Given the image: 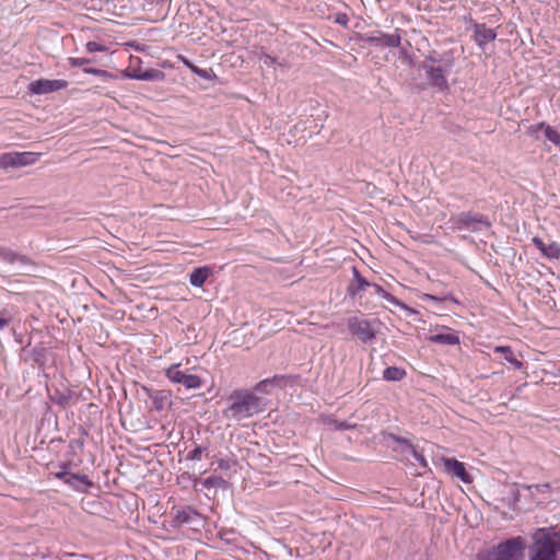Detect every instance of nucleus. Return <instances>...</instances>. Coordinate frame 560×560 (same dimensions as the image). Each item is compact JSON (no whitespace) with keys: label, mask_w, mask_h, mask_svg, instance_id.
<instances>
[{"label":"nucleus","mask_w":560,"mask_h":560,"mask_svg":"<svg viewBox=\"0 0 560 560\" xmlns=\"http://www.w3.org/2000/svg\"><path fill=\"white\" fill-rule=\"evenodd\" d=\"M68 61H69V65L71 67H81L83 65L90 63L92 60L91 59H86V58H73V57H71V58L68 59Z\"/></svg>","instance_id":"2f4dec72"},{"label":"nucleus","mask_w":560,"mask_h":560,"mask_svg":"<svg viewBox=\"0 0 560 560\" xmlns=\"http://www.w3.org/2000/svg\"><path fill=\"white\" fill-rule=\"evenodd\" d=\"M159 74H160V72L151 70V71H144V72L135 73V74H132L130 77L133 78V79H137V80L149 81V80H154Z\"/></svg>","instance_id":"bb28decb"},{"label":"nucleus","mask_w":560,"mask_h":560,"mask_svg":"<svg viewBox=\"0 0 560 560\" xmlns=\"http://www.w3.org/2000/svg\"><path fill=\"white\" fill-rule=\"evenodd\" d=\"M533 244L542 253L544 256L550 259L560 257V246L556 242L545 244L541 238L534 237Z\"/></svg>","instance_id":"f3484780"},{"label":"nucleus","mask_w":560,"mask_h":560,"mask_svg":"<svg viewBox=\"0 0 560 560\" xmlns=\"http://www.w3.org/2000/svg\"><path fill=\"white\" fill-rule=\"evenodd\" d=\"M338 22H340V23H346V22L343 21V19H338Z\"/></svg>","instance_id":"79ce46f5"},{"label":"nucleus","mask_w":560,"mask_h":560,"mask_svg":"<svg viewBox=\"0 0 560 560\" xmlns=\"http://www.w3.org/2000/svg\"><path fill=\"white\" fill-rule=\"evenodd\" d=\"M497 33L493 28L487 27L485 24H476L474 30V39L478 46L483 47L488 43L495 39Z\"/></svg>","instance_id":"f8f14e48"},{"label":"nucleus","mask_w":560,"mask_h":560,"mask_svg":"<svg viewBox=\"0 0 560 560\" xmlns=\"http://www.w3.org/2000/svg\"><path fill=\"white\" fill-rule=\"evenodd\" d=\"M279 381H280V378H279V377H273V378H267V380H264V381L259 382V383L256 385L255 389H256L257 392L264 393V392H266V390H267V387H268V386H272V385H275L276 383H278Z\"/></svg>","instance_id":"cd10ccee"},{"label":"nucleus","mask_w":560,"mask_h":560,"mask_svg":"<svg viewBox=\"0 0 560 560\" xmlns=\"http://www.w3.org/2000/svg\"><path fill=\"white\" fill-rule=\"evenodd\" d=\"M218 466L222 470H228L231 468V462L222 458L218 460Z\"/></svg>","instance_id":"e433bc0d"},{"label":"nucleus","mask_w":560,"mask_h":560,"mask_svg":"<svg viewBox=\"0 0 560 560\" xmlns=\"http://www.w3.org/2000/svg\"><path fill=\"white\" fill-rule=\"evenodd\" d=\"M451 220L457 229H466L470 232H480L491 225L486 215L471 211L460 212Z\"/></svg>","instance_id":"20e7f679"},{"label":"nucleus","mask_w":560,"mask_h":560,"mask_svg":"<svg viewBox=\"0 0 560 560\" xmlns=\"http://www.w3.org/2000/svg\"><path fill=\"white\" fill-rule=\"evenodd\" d=\"M10 322V318H5L0 314V330L3 329Z\"/></svg>","instance_id":"4c0bfd02"},{"label":"nucleus","mask_w":560,"mask_h":560,"mask_svg":"<svg viewBox=\"0 0 560 560\" xmlns=\"http://www.w3.org/2000/svg\"><path fill=\"white\" fill-rule=\"evenodd\" d=\"M165 375L172 383L180 384L186 389H198L202 385V381L198 375L182 371L180 364L171 365L166 370Z\"/></svg>","instance_id":"39448f33"},{"label":"nucleus","mask_w":560,"mask_h":560,"mask_svg":"<svg viewBox=\"0 0 560 560\" xmlns=\"http://www.w3.org/2000/svg\"><path fill=\"white\" fill-rule=\"evenodd\" d=\"M438 61L439 60L436 58L429 56V57L425 58V61L423 63L430 65L429 62L435 63Z\"/></svg>","instance_id":"ea45409f"},{"label":"nucleus","mask_w":560,"mask_h":560,"mask_svg":"<svg viewBox=\"0 0 560 560\" xmlns=\"http://www.w3.org/2000/svg\"><path fill=\"white\" fill-rule=\"evenodd\" d=\"M184 65L191 70L195 74L202 79H210L211 78V71L208 69H201L197 66H195L192 62H190L187 59H184Z\"/></svg>","instance_id":"393cba45"},{"label":"nucleus","mask_w":560,"mask_h":560,"mask_svg":"<svg viewBox=\"0 0 560 560\" xmlns=\"http://www.w3.org/2000/svg\"><path fill=\"white\" fill-rule=\"evenodd\" d=\"M441 460L443 463L445 472L452 477H456L464 483L472 482L474 479L471 475L467 472L464 463L451 457H442Z\"/></svg>","instance_id":"9d476101"},{"label":"nucleus","mask_w":560,"mask_h":560,"mask_svg":"<svg viewBox=\"0 0 560 560\" xmlns=\"http://www.w3.org/2000/svg\"><path fill=\"white\" fill-rule=\"evenodd\" d=\"M0 258L8 261L9 264L18 266V269L21 271H24L26 267L31 265L30 258L24 255L15 254L8 248H0Z\"/></svg>","instance_id":"ddd939ff"},{"label":"nucleus","mask_w":560,"mask_h":560,"mask_svg":"<svg viewBox=\"0 0 560 560\" xmlns=\"http://www.w3.org/2000/svg\"><path fill=\"white\" fill-rule=\"evenodd\" d=\"M85 47H86V50L91 54L106 50V47L103 44L97 43V42H89V43H86Z\"/></svg>","instance_id":"c756f323"},{"label":"nucleus","mask_w":560,"mask_h":560,"mask_svg":"<svg viewBox=\"0 0 560 560\" xmlns=\"http://www.w3.org/2000/svg\"><path fill=\"white\" fill-rule=\"evenodd\" d=\"M202 448L200 446H197L188 454V458L192 460H199L201 458Z\"/></svg>","instance_id":"f704fd0d"},{"label":"nucleus","mask_w":560,"mask_h":560,"mask_svg":"<svg viewBox=\"0 0 560 560\" xmlns=\"http://www.w3.org/2000/svg\"><path fill=\"white\" fill-rule=\"evenodd\" d=\"M67 86H68V82L66 80H61V79H54V80L39 79V80L32 81L28 84V92L31 94L43 95V94H48V93H52V92H57V91L63 90Z\"/></svg>","instance_id":"6e6552de"},{"label":"nucleus","mask_w":560,"mask_h":560,"mask_svg":"<svg viewBox=\"0 0 560 560\" xmlns=\"http://www.w3.org/2000/svg\"><path fill=\"white\" fill-rule=\"evenodd\" d=\"M560 552V533L551 527L537 528L532 535L528 560H557Z\"/></svg>","instance_id":"f03ea898"},{"label":"nucleus","mask_w":560,"mask_h":560,"mask_svg":"<svg viewBox=\"0 0 560 560\" xmlns=\"http://www.w3.org/2000/svg\"><path fill=\"white\" fill-rule=\"evenodd\" d=\"M409 447L415 460H417L422 467L425 468L428 466V463L424 456L421 453H419L412 445H409Z\"/></svg>","instance_id":"7c9ffc66"},{"label":"nucleus","mask_w":560,"mask_h":560,"mask_svg":"<svg viewBox=\"0 0 560 560\" xmlns=\"http://www.w3.org/2000/svg\"><path fill=\"white\" fill-rule=\"evenodd\" d=\"M406 376V371L397 366H388L383 372V378L389 382H399Z\"/></svg>","instance_id":"4be33fe9"},{"label":"nucleus","mask_w":560,"mask_h":560,"mask_svg":"<svg viewBox=\"0 0 560 560\" xmlns=\"http://www.w3.org/2000/svg\"><path fill=\"white\" fill-rule=\"evenodd\" d=\"M153 408L161 411L171 404V395L166 390H152L149 393Z\"/></svg>","instance_id":"aec40b11"},{"label":"nucleus","mask_w":560,"mask_h":560,"mask_svg":"<svg viewBox=\"0 0 560 560\" xmlns=\"http://www.w3.org/2000/svg\"><path fill=\"white\" fill-rule=\"evenodd\" d=\"M71 472L67 470V465H62L59 471L54 472L55 477L62 480L66 483L67 477L70 476Z\"/></svg>","instance_id":"72a5a7b5"},{"label":"nucleus","mask_w":560,"mask_h":560,"mask_svg":"<svg viewBox=\"0 0 560 560\" xmlns=\"http://www.w3.org/2000/svg\"><path fill=\"white\" fill-rule=\"evenodd\" d=\"M366 43L375 47H399L401 43V30L397 28L393 34H386L381 31L374 32L366 37Z\"/></svg>","instance_id":"0eeeda50"},{"label":"nucleus","mask_w":560,"mask_h":560,"mask_svg":"<svg viewBox=\"0 0 560 560\" xmlns=\"http://www.w3.org/2000/svg\"><path fill=\"white\" fill-rule=\"evenodd\" d=\"M38 154L33 152H10L0 155V167L27 166L36 163Z\"/></svg>","instance_id":"423d86ee"},{"label":"nucleus","mask_w":560,"mask_h":560,"mask_svg":"<svg viewBox=\"0 0 560 560\" xmlns=\"http://www.w3.org/2000/svg\"><path fill=\"white\" fill-rule=\"evenodd\" d=\"M425 299L436 301L438 299L433 295L427 294Z\"/></svg>","instance_id":"a19ab883"},{"label":"nucleus","mask_w":560,"mask_h":560,"mask_svg":"<svg viewBox=\"0 0 560 560\" xmlns=\"http://www.w3.org/2000/svg\"><path fill=\"white\" fill-rule=\"evenodd\" d=\"M371 288L373 289L374 294L381 296L387 302L398 306L402 305L394 295L386 292L381 285L372 283Z\"/></svg>","instance_id":"b1692460"},{"label":"nucleus","mask_w":560,"mask_h":560,"mask_svg":"<svg viewBox=\"0 0 560 560\" xmlns=\"http://www.w3.org/2000/svg\"><path fill=\"white\" fill-rule=\"evenodd\" d=\"M372 283L366 281L360 272L353 268V281L348 287V292L352 298L358 296L362 291L371 288Z\"/></svg>","instance_id":"a211bd4d"},{"label":"nucleus","mask_w":560,"mask_h":560,"mask_svg":"<svg viewBox=\"0 0 560 560\" xmlns=\"http://www.w3.org/2000/svg\"><path fill=\"white\" fill-rule=\"evenodd\" d=\"M422 69L425 71L431 84L443 90L447 88V80L445 77L446 70L442 67H434L433 65L423 63Z\"/></svg>","instance_id":"9b49d317"},{"label":"nucleus","mask_w":560,"mask_h":560,"mask_svg":"<svg viewBox=\"0 0 560 560\" xmlns=\"http://www.w3.org/2000/svg\"><path fill=\"white\" fill-rule=\"evenodd\" d=\"M211 275L212 269L208 266L195 268L189 275V282L192 287L201 288Z\"/></svg>","instance_id":"6ab92c4d"},{"label":"nucleus","mask_w":560,"mask_h":560,"mask_svg":"<svg viewBox=\"0 0 560 560\" xmlns=\"http://www.w3.org/2000/svg\"><path fill=\"white\" fill-rule=\"evenodd\" d=\"M541 130L544 131V136L547 140L560 148V133L555 128L544 122L535 124L529 127V132L533 135Z\"/></svg>","instance_id":"2eb2a0df"},{"label":"nucleus","mask_w":560,"mask_h":560,"mask_svg":"<svg viewBox=\"0 0 560 560\" xmlns=\"http://www.w3.org/2000/svg\"><path fill=\"white\" fill-rule=\"evenodd\" d=\"M229 405L223 410L228 420L242 421L265 410L262 399L247 389H236L229 396Z\"/></svg>","instance_id":"f257e3e1"},{"label":"nucleus","mask_w":560,"mask_h":560,"mask_svg":"<svg viewBox=\"0 0 560 560\" xmlns=\"http://www.w3.org/2000/svg\"><path fill=\"white\" fill-rule=\"evenodd\" d=\"M174 520L178 523H192L198 516L199 513L190 506L184 509H177L173 512Z\"/></svg>","instance_id":"412c9836"},{"label":"nucleus","mask_w":560,"mask_h":560,"mask_svg":"<svg viewBox=\"0 0 560 560\" xmlns=\"http://www.w3.org/2000/svg\"><path fill=\"white\" fill-rule=\"evenodd\" d=\"M525 548V539L516 536L501 541L490 550L478 553L476 560H523Z\"/></svg>","instance_id":"7ed1b4c3"},{"label":"nucleus","mask_w":560,"mask_h":560,"mask_svg":"<svg viewBox=\"0 0 560 560\" xmlns=\"http://www.w3.org/2000/svg\"><path fill=\"white\" fill-rule=\"evenodd\" d=\"M259 60L260 62L266 66V67H272L275 65H280L278 61H277V58L276 57H272L268 54H261L260 57H259Z\"/></svg>","instance_id":"c85d7f7f"},{"label":"nucleus","mask_w":560,"mask_h":560,"mask_svg":"<svg viewBox=\"0 0 560 560\" xmlns=\"http://www.w3.org/2000/svg\"><path fill=\"white\" fill-rule=\"evenodd\" d=\"M66 485L75 491L86 492L88 489L93 486V482L86 475L70 474V476L67 477Z\"/></svg>","instance_id":"dca6fc26"},{"label":"nucleus","mask_w":560,"mask_h":560,"mask_svg":"<svg viewBox=\"0 0 560 560\" xmlns=\"http://www.w3.org/2000/svg\"><path fill=\"white\" fill-rule=\"evenodd\" d=\"M84 73L94 74L97 77H108V72L106 70L96 69V68H84Z\"/></svg>","instance_id":"473e14b6"},{"label":"nucleus","mask_w":560,"mask_h":560,"mask_svg":"<svg viewBox=\"0 0 560 560\" xmlns=\"http://www.w3.org/2000/svg\"><path fill=\"white\" fill-rule=\"evenodd\" d=\"M350 427L345 422H336L335 423V429H338V430H347Z\"/></svg>","instance_id":"58836bf2"},{"label":"nucleus","mask_w":560,"mask_h":560,"mask_svg":"<svg viewBox=\"0 0 560 560\" xmlns=\"http://www.w3.org/2000/svg\"><path fill=\"white\" fill-rule=\"evenodd\" d=\"M428 340L433 343L445 346H455L459 343L458 335L450 328H444L441 332L430 335Z\"/></svg>","instance_id":"4468645a"},{"label":"nucleus","mask_w":560,"mask_h":560,"mask_svg":"<svg viewBox=\"0 0 560 560\" xmlns=\"http://www.w3.org/2000/svg\"><path fill=\"white\" fill-rule=\"evenodd\" d=\"M495 351L503 353L504 359L509 363L513 364L515 369L518 370L522 368V365H523L522 362L515 358V355L510 347H497Z\"/></svg>","instance_id":"5701e85b"},{"label":"nucleus","mask_w":560,"mask_h":560,"mask_svg":"<svg viewBox=\"0 0 560 560\" xmlns=\"http://www.w3.org/2000/svg\"><path fill=\"white\" fill-rule=\"evenodd\" d=\"M528 489L530 491L535 490L537 492H545L549 489V485L548 483H542V485H533V486H529Z\"/></svg>","instance_id":"c9c22d12"},{"label":"nucleus","mask_w":560,"mask_h":560,"mask_svg":"<svg viewBox=\"0 0 560 560\" xmlns=\"http://www.w3.org/2000/svg\"><path fill=\"white\" fill-rule=\"evenodd\" d=\"M348 328L363 342L371 341L375 338V332L372 329L370 322L365 319L355 316L350 317L348 319Z\"/></svg>","instance_id":"1a4fd4ad"},{"label":"nucleus","mask_w":560,"mask_h":560,"mask_svg":"<svg viewBox=\"0 0 560 560\" xmlns=\"http://www.w3.org/2000/svg\"><path fill=\"white\" fill-rule=\"evenodd\" d=\"M224 483H225L224 479L221 477H217V476L208 477L207 479H205L202 481V486L206 489L219 488V487L224 486Z\"/></svg>","instance_id":"a878e982"}]
</instances>
